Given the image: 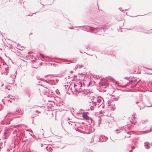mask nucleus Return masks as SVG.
<instances>
[{"label":"nucleus","mask_w":152,"mask_h":152,"mask_svg":"<svg viewBox=\"0 0 152 152\" xmlns=\"http://www.w3.org/2000/svg\"><path fill=\"white\" fill-rule=\"evenodd\" d=\"M105 27L104 28L102 26L100 27H98L95 28L94 30V32L99 34H101L104 32Z\"/></svg>","instance_id":"4"},{"label":"nucleus","mask_w":152,"mask_h":152,"mask_svg":"<svg viewBox=\"0 0 152 152\" xmlns=\"http://www.w3.org/2000/svg\"><path fill=\"white\" fill-rule=\"evenodd\" d=\"M99 141L100 142H102L104 141V140H101V138H100L99 139Z\"/></svg>","instance_id":"23"},{"label":"nucleus","mask_w":152,"mask_h":152,"mask_svg":"<svg viewBox=\"0 0 152 152\" xmlns=\"http://www.w3.org/2000/svg\"><path fill=\"white\" fill-rule=\"evenodd\" d=\"M132 150H131L130 151H129V152H132Z\"/></svg>","instance_id":"33"},{"label":"nucleus","mask_w":152,"mask_h":152,"mask_svg":"<svg viewBox=\"0 0 152 152\" xmlns=\"http://www.w3.org/2000/svg\"><path fill=\"white\" fill-rule=\"evenodd\" d=\"M121 9H122V8H121V7H119V9L120 10H121H121H121Z\"/></svg>","instance_id":"28"},{"label":"nucleus","mask_w":152,"mask_h":152,"mask_svg":"<svg viewBox=\"0 0 152 152\" xmlns=\"http://www.w3.org/2000/svg\"><path fill=\"white\" fill-rule=\"evenodd\" d=\"M3 66L4 67V68L6 70V72H5L4 74H5L6 75H7L8 72V70L9 67H8V66L4 62L3 63Z\"/></svg>","instance_id":"7"},{"label":"nucleus","mask_w":152,"mask_h":152,"mask_svg":"<svg viewBox=\"0 0 152 152\" xmlns=\"http://www.w3.org/2000/svg\"><path fill=\"white\" fill-rule=\"evenodd\" d=\"M135 28L136 31L140 32H144V30L142 27L136 26Z\"/></svg>","instance_id":"6"},{"label":"nucleus","mask_w":152,"mask_h":152,"mask_svg":"<svg viewBox=\"0 0 152 152\" xmlns=\"http://www.w3.org/2000/svg\"><path fill=\"white\" fill-rule=\"evenodd\" d=\"M17 46L18 47V48H17V49L20 50H23V46H21L20 44H18L17 45Z\"/></svg>","instance_id":"14"},{"label":"nucleus","mask_w":152,"mask_h":152,"mask_svg":"<svg viewBox=\"0 0 152 152\" xmlns=\"http://www.w3.org/2000/svg\"><path fill=\"white\" fill-rule=\"evenodd\" d=\"M70 72H71V73H72V71H71Z\"/></svg>","instance_id":"36"},{"label":"nucleus","mask_w":152,"mask_h":152,"mask_svg":"<svg viewBox=\"0 0 152 152\" xmlns=\"http://www.w3.org/2000/svg\"><path fill=\"white\" fill-rule=\"evenodd\" d=\"M99 121H98V123H100V119H99Z\"/></svg>","instance_id":"32"},{"label":"nucleus","mask_w":152,"mask_h":152,"mask_svg":"<svg viewBox=\"0 0 152 152\" xmlns=\"http://www.w3.org/2000/svg\"><path fill=\"white\" fill-rule=\"evenodd\" d=\"M32 66L33 68H37L38 67V63L36 61H32Z\"/></svg>","instance_id":"8"},{"label":"nucleus","mask_w":152,"mask_h":152,"mask_svg":"<svg viewBox=\"0 0 152 152\" xmlns=\"http://www.w3.org/2000/svg\"><path fill=\"white\" fill-rule=\"evenodd\" d=\"M83 67V66L82 65H81V64L80 65L79 64H78L75 66V69L76 70L78 69H80V68H81Z\"/></svg>","instance_id":"13"},{"label":"nucleus","mask_w":152,"mask_h":152,"mask_svg":"<svg viewBox=\"0 0 152 152\" xmlns=\"http://www.w3.org/2000/svg\"><path fill=\"white\" fill-rule=\"evenodd\" d=\"M81 86L82 84L80 83L79 84L77 85L74 83H72L70 84L69 87H68V85L67 86V87H68V89H69L70 88V90L72 91V92H73V91H75H75H77V88H79V87Z\"/></svg>","instance_id":"3"},{"label":"nucleus","mask_w":152,"mask_h":152,"mask_svg":"<svg viewBox=\"0 0 152 152\" xmlns=\"http://www.w3.org/2000/svg\"><path fill=\"white\" fill-rule=\"evenodd\" d=\"M151 106H152V105L150 106H148L147 107H151Z\"/></svg>","instance_id":"31"},{"label":"nucleus","mask_w":152,"mask_h":152,"mask_svg":"<svg viewBox=\"0 0 152 152\" xmlns=\"http://www.w3.org/2000/svg\"><path fill=\"white\" fill-rule=\"evenodd\" d=\"M67 88V87H65V88H66V89Z\"/></svg>","instance_id":"39"},{"label":"nucleus","mask_w":152,"mask_h":152,"mask_svg":"<svg viewBox=\"0 0 152 152\" xmlns=\"http://www.w3.org/2000/svg\"><path fill=\"white\" fill-rule=\"evenodd\" d=\"M128 78L127 77H125V79H127Z\"/></svg>","instance_id":"34"},{"label":"nucleus","mask_w":152,"mask_h":152,"mask_svg":"<svg viewBox=\"0 0 152 152\" xmlns=\"http://www.w3.org/2000/svg\"><path fill=\"white\" fill-rule=\"evenodd\" d=\"M132 149H134V147H132Z\"/></svg>","instance_id":"30"},{"label":"nucleus","mask_w":152,"mask_h":152,"mask_svg":"<svg viewBox=\"0 0 152 152\" xmlns=\"http://www.w3.org/2000/svg\"><path fill=\"white\" fill-rule=\"evenodd\" d=\"M133 28H131L129 29H128L129 30H131L133 29Z\"/></svg>","instance_id":"26"},{"label":"nucleus","mask_w":152,"mask_h":152,"mask_svg":"<svg viewBox=\"0 0 152 152\" xmlns=\"http://www.w3.org/2000/svg\"><path fill=\"white\" fill-rule=\"evenodd\" d=\"M50 80L53 81V83L54 84H55L57 82V80L55 77H50Z\"/></svg>","instance_id":"11"},{"label":"nucleus","mask_w":152,"mask_h":152,"mask_svg":"<svg viewBox=\"0 0 152 152\" xmlns=\"http://www.w3.org/2000/svg\"><path fill=\"white\" fill-rule=\"evenodd\" d=\"M87 28H88V30L89 29H90L91 28L89 27H87Z\"/></svg>","instance_id":"27"},{"label":"nucleus","mask_w":152,"mask_h":152,"mask_svg":"<svg viewBox=\"0 0 152 152\" xmlns=\"http://www.w3.org/2000/svg\"><path fill=\"white\" fill-rule=\"evenodd\" d=\"M90 99L92 102L96 103L98 107L102 105L104 101L103 99L100 97H97L94 96H91Z\"/></svg>","instance_id":"1"},{"label":"nucleus","mask_w":152,"mask_h":152,"mask_svg":"<svg viewBox=\"0 0 152 152\" xmlns=\"http://www.w3.org/2000/svg\"><path fill=\"white\" fill-rule=\"evenodd\" d=\"M8 97L10 98V99H12L13 100H15V97L12 96V95H8Z\"/></svg>","instance_id":"16"},{"label":"nucleus","mask_w":152,"mask_h":152,"mask_svg":"<svg viewBox=\"0 0 152 152\" xmlns=\"http://www.w3.org/2000/svg\"><path fill=\"white\" fill-rule=\"evenodd\" d=\"M138 103V102H136V103Z\"/></svg>","instance_id":"37"},{"label":"nucleus","mask_w":152,"mask_h":152,"mask_svg":"<svg viewBox=\"0 0 152 152\" xmlns=\"http://www.w3.org/2000/svg\"><path fill=\"white\" fill-rule=\"evenodd\" d=\"M150 70H151L152 69H149Z\"/></svg>","instance_id":"40"},{"label":"nucleus","mask_w":152,"mask_h":152,"mask_svg":"<svg viewBox=\"0 0 152 152\" xmlns=\"http://www.w3.org/2000/svg\"><path fill=\"white\" fill-rule=\"evenodd\" d=\"M91 102H90V104H90V108L91 110H94V107H95V106L96 105V103L95 102H92V101Z\"/></svg>","instance_id":"9"},{"label":"nucleus","mask_w":152,"mask_h":152,"mask_svg":"<svg viewBox=\"0 0 152 152\" xmlns=\"http://www.w3.org/2000/svg\"><path fill=\"white\" fill-rule=\"evenodd\" d=\"M17 75V71H15V73L14 74V75L12 76V77L14 78V79L16 77V75Z\"/></svg>","instance_id":"19"},{"label":"nucleus","mask_w":152,"mask_h":152,"mask_svg":"<svg viewBox=\"0 0 152 152\" xmlns=\"http://www.w3.org/2000/svg\"><path fill=\"white\" fill-rule=\"evenodd\" d=\"M148 122V120H142L141 121V123L142 124H145L146 123H147Z\"/></svg>","instance_id":"18"},{"label":"nucleus","mask_w":152,"mask_h":152,"mask_svg":"<svg viewBox=\"0 0 152 152\" xmlns=\"http://www.w3.org/2000/svg\"><path fill=\"white\" fill-rule=\"evenodd\" d=\"M133 118H135V117L134 116H133Z\"/></svg>","instance_id":"29"},{"label":"nucleus","mask_w":152,"mask_h":152,"mask_svg":"<svg viewBox=\"0 0 152 152\" xmlns=\"http://www.w3.org/2000/svg\"><path fill=\"white\" fill-rule=\"evenodd\" d=\"M130 84L129 83H127L126 84L124 85H122L121 86L122 87H124L126 86H129V85H130Z\"/></svg>","instance_id":"20"},{"label":"nucleus","mask_w":152,"mask_h":152,"mask_svg":"<svg viewBox=\"0 0 152 152\" xmlns=\"http://www.w3.org/2000/svg\"><path fill=\"white\" fill-rule=\"evenodd\" d=\"M108 79L111 80L112 81H114V80L113 79V78H112V77H108Z\"/></svg>","instance_id":"21"},{"label":"nucleus","mask_w":152,"mask_h":152,"mask_svg":"<svg viewBox=\"0 0 152 152\" xmlns=\"http://www.w3.org/2000/svg\"><path fill=\"white\" fill-rule=\"evenodd\" d=\"M91 76H92V77L94 78L96 80L98 81V80H99L98 82H97L99 83L100 86L103 87H106L107 86V84L101 81V80H100V76L95 75H92Z\"/></svg>","instance_id":"2"},{"label":"nucleus","mask_w":152,"mask_h":152,"mask_svg":"<svg viewBox=\"0 0 152 152\" xmlns=\"http://www.w3.org/2000/svg\"><path fill=\"white\" fill-rule=\"evenodd\" d=\"M124 129V127H121V128H119V129H117L115 131L117 132V133H118L121 132V130H123Z\"/></svg>","instance_id":"15"},{"label":"nucleus","mask_w":152,"mask_h":152,"mask_svg":"<svg viewBox=\"0 0 152 152\" xmlns=\"http://www.w3.org/2000/svg\"><path fill=\"white\" fill-rule=\"evenodd\" d=\"M87 112L83 113H82V117L85 119L89 120V117L87 115Z\"/></svg>","instance_id":"10"},{"label":"nucleus","mask_w":152,"mask_h":152,"mask_svg":"<svg viewBox=\"0 0 152 152\" xmlns=\"http://www.w3.org/2000/svg\"><path fill=\"white\" fill-rule=\"evenodd\" d=\"M144 146L146 149H148L150 147V146L149 145H150L149 143L146 142L144 143Z\"/></svg>","instance_id":"12"},{"label":"nucleus","mask_w":152,"mask_h":152,"mask_svg":"<svg viewBox=\"0 0 152 152\" xmlns=\"http://www.w3.org/2000/svg\"><path fill=\"white\" fill-rule=\"evenodd\" d=\"M152 33V32H148L147 33H147V34H150V33Z\"/></svg>","instance_id":"25"},{"label":"nucleus","mask_w":152,"mask_h":152,"mask_svg":"<svg viewBox=\"0 0 152 152\" xmlns=\"http://www.w3.org/2000/svg\"><path fill=\"white\" fill-rule=\"evenodd\" d=\"M40 56L42 58H45V56L42 54H40Z\"/></svg>","instance_id":"24"},{"label":"nucleus","mask_w":152,"mask_h":152,"mask_svg":"<svg viewBox=\"0 0 152 152\" xmlns=\"http://www.w3.org/2000/svg\"><path fill=\"white\" fill-rule=\"evenodd\" d=\"M32 34V33H31L30 34Z\"/></svg>","instance_id":"38"},{"label":"nucleus","mask_w":152,"mask_h":152,"mask_svg":"<svg viewBox=\"0 0 152 152\" xmlns=\"http://www.w3.org/2000/svg\"><path fill=\"white\" fill-rule=\"evenodd\" d=\"M130 84L131 85L130 87H133L136 86V85L135 84H132V83H133L132 82V81H131L130 82Z\"/></svg>","instance_id":"17"},{"label":"nucleus","mask_w":152,"mask_h":152,"mask_svg":"<svg viewBox=\"0 0 152 152\" xmlns=\"http://www.w3.org/2000/svg\"><path fill=\"white\" fill-rule=\"evenodd\" d=\"M17 110H16V111H15V112H15V113H16V112H17Z\"/></svg>","instance_id":"35"},{"label":"nucleus","mask_w":152,"mask_h":152,"mask_svg":"<svg viewBox=\"0 0 152 152\" xmlns=\"http://www.w3.org/2000/svg\"><path fill=\"white\" fill-rule=\"evenodd\" d=\"M119 96H118L117 97H116V98H114V99H115V101H117V100H118V99H119Z\"/></svg>","instance_id":"22"},{"label":"nucleus","mask_w":152,"mask_h":152,"mask_svg":"<svg viewBox=\"0 0 152 152\" xmlns=\"http://www.w3.org/2000/svg\"><path fill=\"white\" fill-rule=\"evenodd\" d=\"M10 129L9 128H5L4 129V135L5 136H8L10 135Z\"/></svg>","instance_id":"5"}]
</instances>
